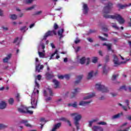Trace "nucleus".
<instances>
[{"instance_id": "obj_1", "label": "nucleus", "mask_w": 131, "mask_h": 131, "mask_svg": "<svg viewBox=\"0 0 131 131\" xmlns=\"http://www.w3.org/2000/svg\"><path fill=\"white\" fill-rule=\"evenodd\" d=\"M112 3H108L103 9V17L104 18H110V19H116L119 24H124L125 22V20L120 14H115L114 15H109V14L111 12L112 9Z\"/></svg>"}, {"instance_id": "obj_2", "label": "nucleus", "mask_w": 131, "mask_h": 131, "mask_svg": "<svg viewBox=\"0 0 131 131\" xmlns=\"http://www.w3.org/2000/svg\"><path fill=\"white\" fill-rule=\"evenodd\" d=\"M35 89L33 91L32 95L31 96V104L32 105V108L35 109L36 106H37V99H38V94L39 91L36 89L39 88V84L37 83L36 80L35 81Z\"/></svg>"}, {"instance_id": "obj_3", "label": "nucleus", "mask_w": 131, "mask_h": 131, "mask_svg": "<svg viewBox=\"0 0 131 131\" xmlns=\"http://www.w3.org/2000/svg\"><path fill=\"white\" fill-rule=\"evenodd\" d=\"M71 116L74 117V124L76 126L77 129H79V120L81 119V115L77 113L71 114Z\"/></svg>"}, {"instance_id": "obj_4", "label": "nucleus", "mask_w": 131, "mask_h": 131, "mask_svg": "<svg viewBox=\"0 0 131 131\" xmlns=\"http://www.w3.org/2000/svg\"><path fill=\"white\" fill-rule=\"evenodd\" d=\"M38 53L40 58H45L46 51H45V44L41 42L38 48Z\"/></svg>"}, {"instance_id": "obj_5", "label": "nucleus", "mask_w": 131, "mask_h": 131, "mask_svg": "<svg viewBox=\"0 0 131 131\" xmlns=\"http://www.w3.org/2000/svg\"><path fill=\"white\" fill-rule=\"evenodd\" d=\"M29 108H30V107L27 108L24 105H21L18 108V112H20V113H28L29 114H32L33 112L29 110Z\"/></svg>"}, {"instance_id": "obj_6", "label": "nucleus", "mask_w": 131, "mask_h": 131, "mask_svg": "<svg viewBox=\"0 0 131 131\" xmlns=\"http://www.w3.org/2000/svg\"><path fill=\"white\" fill-rule=\"evenodd\" d=\"M96 89L98 90V91H100V92H102V93H108L109 92V90H108V88L104 86V85H102L100 83L96 84L95 85Z\"/></svg>"}, {"instance_id": "obj_7", "label": "nucleus", "mask_w": 131, "mask_h": 131, "mask_svg": "<svg viewBox=\"0 0 131 131\" xmlns=\"http://www.w3.org/2000/svg\"><path fill=\"white\" fill-rule=\"evenodd\" d=\"M126 63V61H119L118 60V58H117V56L114 55V66L116 67L117 66H119L121 64H125Z\"/></svg>"}, {"instance_id": "obj_8", "label": "nucleus", "mask_w": 131, "mask_h": 131, "mask_svg": "<svg viewBox=\"0 0 131 131\" xmlns=\"http://www.w3.org/2000/svg\"><path fill=\"white\" fill-rule=\"evenodd\" d=\"M54 35H56V34H57L55 30L48 31L45 34L42 40H46L48 36H52V35H54Z\"/></svg>"}, {"instance_id": "obj_9", "label": "nucleus", "mask_w": 131, "mask_h": 131, "mask_svg": "<svg viewBox=\"0 0 131 131\" xmlns=\"http://www.w3.org/2000/svg\"><path fill=\"white\" fill-rule=\"evenodd\" d=\"M36 61V71L37 72H40L42 69H43V65H40L39 64H37L38 63V58H36L35 59Z\"/></svg>"}, {"instance_id": "obj_10", "label": "nucleus", "mask_w": 131, "mask_h": 131, "mask_svg": "<svg viewBox=\"0 0 131 131\" xmlns=\"http://www.w3.org/2000/svg\"><path fill=\"white\" fill-rule=\"evenodd\" d=\"M85 62H86V64L89 65L90 64V58H85V57H83L79 60V63L82 64L85 63Z\"/></svg>"}, {"instance_id": "obj_11", "label": "nucleus", "mask_w": 131, "mask_h": 131, "mask_svg": "<svg viewBox=\"0 0 131 131\" xmlns=\"http://www.w3.org/2000/svg\"><path fill=\"white\" fill-rule=\"evenodd\" d=\"M95 94L94 93L85 94L84 95L83 100H89V99H91V98H93V97H95Z\"/></svg>"}, {"instance_id": "obj_12", "label": "nucleus", "mask_w": 131, "mask_h": 131, "mask_svg": "<svg viewBox=\"0 0 131 131\" xmlns=\"http://www.w3.org/2000/svg\"><path fill=\"white\" fill-rule=\"evenodd\" d=\"M44 96L47 97V96H53V92L52 91V89L48 88L46 91H44L43 92Z\"/></svg>"}, {"instance_id": "obj_13", "label": "nucleus", "mask_w": 131, "mask_h": 131, "mask_svg": "<svg viewBox=\"0 0 131 131\" xmlns=\"http://www.w3.org/2000/svg\"><path fill=\"white\" fill-rule=\"evenodd\" d=\"M131 6V4H129L128 5L124 4V5H121V4H118L117 7L119 8V10L125 9V8L127 7H130Z\"/></svg>"}, {"instance_id": "obj_14", "label": "nucleus", "mask_w": 131, "mask_h": 131, "mask_svg": "<svg viewBox=\"0 0 131 131\" xmlns=\"http://www.w3.org/2000/svg\"><path fill=\"white\" fill-rule=\"evenodd\" d=\"M20 123L24 124V125L27 126V127H32V126L30 124L28 123V122L26 120H22L20 121Z\"/></svg>"}, {"instance_id": "obj_15", "label": "nucleus", "mask_w": 131, "mask_h": 131, "mask_svg": "<svg viewBox=\"0 0 131 131\" xmlns=\"http://www.w3.org/2000/svg\"><path fill=\"white\" fill-rule=\"evenodd\" d=\"M92 130L93 131H103V128L102 127L98 126H94L92 128Z\"/></svg>"}, {"instance_id": "obj_16", "label": "nucleus", "mask_w": 131, "mask_h": 131, "mask_svg": "<svg viewBox=\"0 0 131 131\" xmlns=\"http://www.w3.org/2000/svg\"><path fill=\"white\" fill-rule=\"evenodd\" d=\"M98 120H99V119L96 118V119H94L91 121H89V127H92V126L93 125V124H94V123H95V122H97V121H98Z\"/></svg>"}, {"instance_id": "obj_17", "label": "nucleus", "mask_w": 131, "mask_h": 131, "mask_svg": "<svg viewBox=\"0 0 131 131\" xmlns=\"http://www.w3.org/2000/svg\"><path fill=\"white\" fill-rule=\"evenodd\" d=\"M92 101H81L79 105L80 106H85V105H88V104H90V103H91Z\"/></svg>"}, {"instance_id": "obj_18", "label": "nucleus", "mask_w": 131, "mask_h": 131, "mask_svg": "<svg viewBox=\"0 0 131 131\" xmlns=\"http://www.w3.org/2000/svg\"><path fill=\"white\" fill-rule=\"evenodd\" d=\"M89 9L88 8V5L86 4H84L83 5V13L84 14H88V11Z\"/></svg>"}, {"instance_id": "obj_19", "label": "nucleus", "mask_w": 131, "mask_h": 131, "mask_svg": "<svg viewBox=\"0 0 131 131\" xmlns=\"http://www.w3.org/2000/svg\"><path fill=\"white\" fill-rule=\"evenodd\" d=\"M55 55H57L56 59H59V58H60V56H59L58 55V50H55V52L51 55V56L50 58V60H52V59H53V57H54V56H55Z\"/></svg>"}, {"instance_id": "obj_20", "label": "nucleus", "mask_w": 131, "mask_h": 131, "mask_svg": "<svg viewBox=\"0 0 131 131\" xmlns=\"http://www.w3.org/2000/svg\"><path fill=\"white\" fill-rule=\"evenodd\" d=\"M7 107V103L5 101H1L0 102V109H5Z\"/></svg>"}, {"instance_id": "obj_21", "label": "nucleus", "mask_w": 131, "mask_h": 131, "mask_svg": "<svg viewBox=\"0 0 131 131\" xmlns=\"http://www.w3.org/2000/svg\"><path fill=\"white\" fill-rule=\"evenodd\" d=\"M94 75V71H91L88 73L87 79H91Z\"/></svg>"}, {"instance_id": "obj_22", "label": "nucleus", "mask_w": 131, "mask_h": 131, "mask_svg": "<svg viewBox=\"0 0 131 131\" xmlns=\"http://www.w3.org/2000/svg\"><path fill=\"white\" fill-rule=\"evenodd\" d=\"M53 82L54 84V88L55 89H58V88H59V81H58V80H56V79H54L53 80Z\"/></svg>"}, {"instance_id": "obj_23", "label": "nucleus", "mask_w": 131, "mask_h": 131, "mask_svg": "<svg viewBox=\"0 0 131 131\" xmlns=\"http://www.w3.org/2000/svg\"><path fill=\"white\" fill-rule=\"evenodd\" d=\"M120 90H124V91H128V92H131V87L126 88L125 85H123L120 88Z\"/></svg>"}, {"instance_id": "obj_24", "label": "nucleus", "mask_w": 131, "mask_h": 131, "mask_svg": "<svg viewBox=\"0 0 131 131\" xmlns=\"http://www.w3.org/2000/svg\"><path fill=\"white\" fill-rule=\"evenodd\" d=\"M11 57H12V55L11 54H8L7 57H5L3 59V62L4 63H7L9 61V60H10V59H11Z\"/></svg>"}, {"instance_id": "obj_25", "label": "nucleus", "mask_w": 131, "mask_h": 131, "mask_svg": "<svg viewBox=\"0 0 131 131\" xmlns=\"http://www.w3.org/2000/svg\"><path fill=\"white\" fill-rule=\"evenodd\" d=\"M82 77H83V76L82 75L78 76L77 77V80L75 82V83H79V82H80V80L82 79Z\"/></svg>"}, {"instance_id": "obj_26", "label": "nucleus", "mask_w": 131, "mask_h": 131, "mask_svg": "<svg viewBox=\"0 0 131 131\" xmlns=\"http://www.w3.org/2000/svg\"><path fill=\"white\" fill-rule=\"evenodd\" d=\"M121 115H122V113L113 116L112 117V119H117V118H119V117H120Z\"/></svg>"}, {"instance_id": "obj_27", "label": "nucleus", "mask_w": 131, "mask_h": 131, "mask_svg": "<svg viewBox=\"0 0 131 131\" xmlns=\"http://www.w3.org/2000/svg\"><path fill=\"white\" fill-rule=\"evenodd\" d=\"M103 46H106V48H107V49L108 51H112L111 47H112V45L111 43H104L103 44Z\"/></svg>"}, {"instance_id": "obj_28", "label": "nucleus", "mask_w": 131, "mask_h": 131, "mask_svg": "<svg viewBox=\"0 0 131 131\" xmlns=\"http://www.w3.org/2000/svg\"><path fill=\"white\" fill-rule=\"evenodd\" d=\"M107 66L105 65L103 67V72L104 74H106L108 71H109V68H107Z\"/></svg>"}, {"instance_id": "obj_29", "label": "nucleus", "mask_w": 131, "mask_h": 131, "mask_svg": "<svg viewBox=\"0 0 131 131\" xmlns=\"http://www.w3.org/2000/svg\"><path fill=\"white\" fill-rule=\"evenodd\" d=\"M80 89H79L78 88L75 89L74 90L73 92H72L73 96L74 97V96H75V95H76V94H77V93H79V92H80Z\"/></svg>"}, {"instance_id": "obj_30", "label": "nucleus", "mask_w": 131, "mask_h": 131, "mask_svg": "<svg viewBox=\"0 0 131 131\" xmlns=\"http://www.w3.org/2000/svg\"><path fill=\"white\" fill-rule=\"evenodd\" d=\"M61 120H62L63 121H67V122L68 123V124H69V125L70 126H71V123L70 122V121L67 119H66V118H62L61 119Z\"/></svg>"}, {"instance_id": "obj_31", "label": "nucleus", "mask_w": 131, "mask_h": 131, "mask_svg": "<svg viewBox=\"0 0 131 131\" xmlns=\"http://www.w3.org/2000/svg\"><path fill=\"white\" fill-rule=\"evenodd\" d=\"M53 76H54V75H53L49 73H47L46 74V77L48 79L52 78V77H53Z\"/></svg>"}, {"instance_id": "obj_32", "label": "nucleus", "mask_w": 131, "mask_h": 131, "mask_svg": "<svg viewBox=\"0 0 131 131\" xmlns=\"http://www.w3.org/2000/svg\"><path fill=\"white\" fill-rule=\"evenodd\" d=\"M10 19H12V20H16V19H17V15L15 14H11L10 15Z\"/></svg>"}, {"instance_id": "obj_33", "label": "nucleus", "mask_w": 131, "mask_h": 131, "mask_svg": "<svg viewBox=\"0 0 131 131\" xmlns=\"http://www.w3.org/2000/svg\"><path fill=\"white\" fill-rule=\"evenodd\" d=\"M112 28H115V29H117V30L119 29V28H118V26H117L116 24H114V23L112 24Z\"/></svg>"}, {"instance_id": "obj_34", "label": "nucleus", "mask_w": 131, "mask_h": 131, "mask_svg": "<svg viewBox=\"0 0 131 131\" xmlns=\"http://www.w3.org/2000/svg\"><path fill=\"white\" fill-rule=\"evenodd\" d=\"M69 106H72L74 108H76L77 107V103L74 102L73 104H69Z\"/></svg>"}, {"instance_id": "obj_35", "label": "nucleus", "mask_w": 131, "mask_h": 131, "mask_svg": "<svg viewBox=\"0 0 131 131\" xmlns=\"http://www.w3.org/2000/svg\"><path fill=\"white\" fill-rule=\"evenodd\" d=\"M34 8H35V5H33L32 7L26 8V11H31V10H33V9Z\"/></svg>"}, {"instance_id": "obj_36", "label": "nucleus", "mask_w": 131, "mask_h": 131, "mask_svg": "<svg viewBox=\"0 0 131 131\" xmlns=\"http://www.w3.org/2000/svg\"><path fill=\"white\" fill-rule=\"evenodd\" d=\"M34 8H35V5H33L32 7L26 8V11H31V10H33V9Z\"/></svg>"}, {"instance_id": "obj_37", "label": "nucleus", "mask_w": 131, "mask_h": 131, "mask_svg": "<svg viewBox=\"0 0 131 131\" xmlns=\"http://www.w3.org/2000/svg\"><path fill=\"white\" fill-rule=\"evenodd\" d=\"M64 31L63 29H61L59 31H58V35L59 36H60V37H62V34H63V32Z\"/></svg>"}, {"instance_id": "obj_38", "label": "nucleus", "mask_w": 131, "mask_h": 131, "mask_svg": "<svg viewBox=\"0 0 131 131\" xmlns=\"http://www.w3.org/2000/svg\"><path fill=\"white\" fill-rule=\"evenodd\" d=\"M13 42H14V43H16V45H19V42H20V41H19V38H16L14 39Z\"/></svg>"}, {"instance_id": "obj_39", "label": "nucleus", "mask_w": 131, "mask_h": 131, "mask_svg": "<svg viewBox=\"0 0 131 131\" xmlns=\"http://www.w3.org/2000/svg\"><path fill=\"white\" fill-rule=\"evenodd\" d=\"M32 2H33V0H25L24 3L29 4H31Z\"/></svg>"}, {"instance_id": "obj_40", "label": "nucleus", "mask_w": 131, "mask_h": 131, "mask_svg": "<svg viewBox=\"0 0 131 131\" xmlns=\"http://www.w3.org/2000/svg\"><path fill=\"white\" fill-rule=\"evenodd\" d=\"M98 124H99L100 125H106L107 123L104 121L99 122L97 123Z\"/></svg>"}, {"instance_id": "obj_41", "label": "nucleus", "mask_w": 131, "mask_h": 131, "mask_svg": "<svg viewBox=\"0 0 131 131\" xmlns=\"http://www.w3.org/2000/svg\"><path fill=\"white\" fill-rule=\"evenodd\" d=\"M27 29H28L26 28V27H23L20 28V31L24 32L26 31V30H27Z\"/></svg>"}, {"instance_id": "obj_42", "label": "nucleus", "mask_w": 131, "mask_h": 131, "mask_svg": "<svg viewBox=\"0 0 131 131\" xmlns=\"http://www.w3.org/2000/svg\"><path fill=\"white\" fill-rule=\"evenodd\" d=\"M98 61V57H93L92 59L93 63H97Z\"/></svg>"}, {"instance_id": "obj_43", "label": "nucleus", "mask_w": 131, "mask_h": 131, "mask_svg": "<svg viewBox=\"0 0 131 131\" xmlns=\"http://www.w3.org/2000/svg\"><path fill=\"white\" fill-rule=\"evenodd\" d=\"M9 104L12 105V104H13L14 103V99H13V98L9 99Z\"/></svg>"}, {"instance_id": "obj_44", "label": "nucleus", "mask_w": 131, "mask_h": 131, "mask_svg": "<svg viewBox=\"0 0 131 131\" xmlns=\"http://www.w3.org/2000/svg\"><path fill=\"white\" fill-rule=\"evenodd\" d=\"M119 106L122 107L123 109L125 110V111H126L127 110V108H126V107L124 106H122V104H121V103H119Z\"/></svg>"}, {"instance_id": "obj_45", "label": "nucleus", "mask_w": 131, "mask_h": 131, "mask_svg": "<svg viewBox=\"0 0 131 131\" xmlns=\"http://www.w3.org/2000/svg\"><path fill=\"white\" fill-rule=\"evenodd\" d=\"M117 77H118V75H114L112 77V80H115Z\"/></svg>"}, {"instance_id": "obj_46", "label": "nucleus", "mask_w": 131, "mask_h": 131, "mask_svg": "<svg viewBox=\"0 0 131 131\" xmlns=\"http://www.w3.org/2000/svg\"><path fill=\"white\" fill-rule=\"evenodd\" d=\"M7 127V126L3 124H0V129H2V128H5Z\"/></svg>"}, {"instance_id": "obj_47", "label": "nucleus", "mask_w": 131, "mask_h": 131, "mask_svg": "<svg viewBox=\"0 0 131 131\" xmlns=\"http://www.w3.org/2000/svg\"><path fill=\"white\" fill-rule=\"evenodd\" d=\"M15 97L17 101H19V99H20V94L19 93L16 94V95H15Z\"/></svg>"}, {"instance_id": "obj_48", "label": "nucleus", "mask_w": 131, "mask_h": 131, "mask_svg": "<svg viewBox=\"0 0 131 131\" xmlns=\"http://www.w3.org/2000/svg\"><path fill=\"white\" fill-rule=\"evenodd\" d=\"M111 95L112 96V97H116V96H117V93L112 92V93H111Z\"/></svg>"}, {"instance_id": "obj_49", "label": "nucleus", "mask_w": 131, "mask_h": 131, "mask_svg": "<svg viewBox=\"0 0 131 131\" xmlns=\"http://www.w3.org/2000/svg\"><path fill=\"white\" fill-rule=\"evenodd\" d=\"M64 77L66 78V79H69L70 76H69V75H64Z\"/></svg>"}, {"instance_id": "obj_50", "label": "nucleus", "mask_w": 131, "mask_h": 131, "mask_svg": "<svg viewBox=\"0 0 131 131\" xmlns=\"http://www.w3.org/2000/svg\"><path fill=\"white\" fill-rule=\"evenodd\" d=\"M42 12L41 11H37L35 13V15H39L40 14H41Z\"/></svg>"}, {"instance_id": "obj_51", "label": "nucleus", "mask_w": 131, "mask_h": 131, "mask_svg": "<svg viewBox=\"0 0 131 131\" xmlns=\"http://www.w3.org/2000/svg\"><path fill=\"white\" fill-rule=\"evenodd\" d=\"M58 78L59 79H64V75H59V76H58Z\"/></svg>"}, {"instance_id": "obj_52", "label": "nucleus", "mask_w": 131, "mask_h": 131, "mask_svg": "<svg viewBox=\"0 0 131 131\" xmlns=\"http://www.w3.org/2000/svg\"><path fill=\"white\" fill-rule=\"evenodd\" d=\"M128 103H129L128 100H126L125 101L126 106H127V108L128 109H130L129 106H128Z\"/></svg>"}, {"instance_id": "obj_53", "label": "nucleus", "mask_w": 131, "mask_h": 131, "mask_svg": "<svg viewBox=\"0 0 131 131\" xmlns=\"http://www.w3.org/2000/svg\"><path fill=\"white\" fill-rule=\"evenodd\" d=\"M99 38L101 40H105L107 41V39L105 38H103L102 36H99Z\"/></svg>"}, {"instance_id": "obj_54", "label": "nucleus", "mask_w": 131, "mask_h": 131, "mask_svg": "<svg viewBox=\"0 0 131 131\" xmlns=\"http://www.w3.org/2000/svg\"><path fill=\"white\" fill-rule=\"evenodd\" d=\"M58 25H57V24H55L54 26V29H58Z\"/></svg>"}, {"instance_id": "obj_55", "label": "nucleus", "mask_w": 131, "mask_h": 131, "mask_svg": "<svg viewBox=\"0 0 131 131\" xmlns=\"http://www.w3.org/2000/svg\"><path fill=\"white\" fill-rule=\"evenodd\" d=\"M37 78L38 80H40V79L41 78V76H40V75H38L37 76Z\"/></svg>"}, {"instance_id": "obj_56", "label": "nucleus", "mask_w": 131, "mask_h": 131, "mask_svg": "<svg viewBox=\"0 0 131 131\" xmlns=\"http://www.w3.org/2000/svg\"><path fill=\"white\" fill-rule=\"evenodd\" d=\"M79 41H80V40L78 39H76V40H75V43H78V42H79Z\"/></svg>"}, {"instance_id": "obj_57", "label": "nucleus", "mask_w": 131, "mask_h": 131, "mask_svg": "<svg viewBox=\"0 0 131 131\" xmlns=\"http://www.w3.org/2000/svg\"><path fill=\"white\" fill-rule=\"evenodd\" d=\"M75 51L76 52H78V51H79L80 50V47H78L76 49H75Z\"/></svg>"}, {"instance_id": "obj_58", "label": "nucleus", "mask_w": 131, "mask_h": 131, "mask_svg": "<svg viewBox=\"0 0 131 131\" xmlns=\"http://www.w3.org/2000/svg\"><path fill=\"white\" fill-rule=\"evenodd\" d=\"M88 40L90 42H93V39H92V38H88Z\"/></svg>"}, {"instance_id": "obj_59", "label": "nucleus", "mask_w": 131, "mask_h": 131, "mask_svg": "<svg viewBox=\"0 0 131 131\" xmlns=\"http://www.w3.org/2000/svg\"><path fill=\"white\" fill-rule=\"evenodd\" d=\"M51 47L52 48V49H55V45L53 43H51Z\"/></svg>"}, {"instance_id": "obj_60", "label": "nucleus", "mask_w": 131, "mask_h": 131, "mask_svg": "<svg viewBox=\"0 0 131 131\" xmlns=\"http://www.w3.org/2000/svg\"><path fill=\"white\" fill-rule=\"evenodd\" d=\"M102 30H103V31H107V30H108V29H107V28L103 27V28H102Z\"/></svg>"}, {"instance_id": "obj_61", "label": "nucleus", "mask_w": 131, "mask_h": 131, "mask_svg": "<svg viewBox=\"0 0 131 131\" xmlns=\"http://www.w3.org/2000/svg\"><path fill=\"white\" fill-rule=\"evenodd\" d=\"M63 61H64V63H67V62H68V59L67 58H64L63 59Z\"/></svg>"}, {"instance_id": "obj_62", "label": "nucleus", "mask_w": 131, "mask_h": 131, "mask_svg": "<svg viewBox=\"0 0 131 131\" xmlns=\"http://www.w3.org/2000/svg\"><path fill=\"white\" fill-rule=\"evenodd\" d=\"M60 102H62V99L60 98V99H59L57 101V104H59V103H60Z\"/></svg>"}, {"instance_id": "obj_63", "label": "nucleus", "mask_w": 131, "mask_h": 131, "mask_svg": "<svg viewBox=\"0 0 131 131\" xmlns=\"http://www.w3.org/2000/svg\"><path fill=\"white\" fill-rule=\"evenodd\" d=\"M52 99V98L51 97H48V98H46V101H50V100Z\"/></svg>"}, {"instance_id": "obj_64", "label": "nucleus", "mask_w": 131, "mask_h": 131, "mask_svg": "<svg viewBox=\"0 0 131 131\" xmlns=\"http://www.w3.org/2000/svg\"><path fill=\"white\" fill-rule=\"evenodd\" d=\"M3 29L4 30H8V28L7 27H3Z\"/></svg>"}]
</instances>
